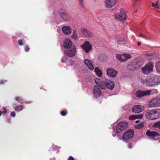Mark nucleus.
Returning a JSON list of instances; mask_svg holds the SVG:
<instances>
[{
    "mask_svg": "<svg viewBox=\"0 0 160 160\" xmlns=\"http://www.w3.org/2000/svg\"><path fill=\"white\" fill-rule=\"evenodd\" d=\"M67 60V58L66 57H63L62 59V62H66Z\"/></svg>",
    "mask_w": 160,
    "mask_h": 160,
    "instance_id": "obj_36",
    "label": "nucleus"
},
{
    "mask_svg": "<svg viewBox=\"0 0 160 160\" xmlns=\"http://www.w3.org/2000/svg\"><path fill=\"white\" fill-rule=\"evenodd\" d=\"M60 16L65 21H68L70 18V16L67 13H61Z\"/></svg>",
    "mask_w": 160,
    "mask_h": 160,
    "instance_id": "obj_24",
    "label": "nucleus"
},
{
    "mask_svg": "<svg viewBox=\"0 0 160 160\" xmlns=\"http://www.w3.org/2000/svg\"><path fill=\"white\" fill-rule=\"evenodd\" d=\"M62 30L63 33L66 35H69L72 32L71 27L69 26H65L62 27Z\"/></svg>",
    "mask_w": 160,
    "mask_h": 160,
    "instance_id": "obj_20",
    "label": "nucleus"
},
{
    "mask_svg": "<svg viewBox=\"0 0 160 160\" xmlns=\"http://www.w3.org/2000/svg\"><path fill=\"white\" fill-rule=\"evenodd\" d=\"M143 114H139L138 115H136V118L137 119H141L143 117Z\"/></svg>",
    "mask_w": 160,
    "mask_h": 160,
    "instance_id": "obj_35",
    "label": "nucleus"
},
{
    "mask_svg": "<svg viewBox=\"0 0 160 160\" xmlns=\"http://www.w3.org/2000/svg\"><path fill=\"white\" fill-rule=\"evenodd\" d=\"M116 0H106L105 4L106 7L108 8H110L116 4Z\"/></svg>",
    "mask_w": 160,
    "mask_h": 160,
    "instance_id": "obj_17",
    "label": "nucleus"
},
{
    "mask_svg": "<svg viewBox=\"0 0 160 160\" xmlns=\"http://www.w3.org/2000/svg\"><path fill=\"white\" fill-rule=\"evenodd\" d=\"M142 0H134L132 5L133 8V11L135 12L137 11L141 5Z\"/></svg>",
    "mask_w": 160,
    "mask_h": 160,
    "instance_id": "obj_13",
    "label": "nucleus"
},
{
    "mask_svg": "<svg viewBox=\"0 0 160 160\" xmlns=\"http://www.w3.org/2000/svg\"><path fill=\"white\" fill-rule=\"evenodd\" d=\"M107 74L108 76L112 78L115 77L118 72L114 69L112 68H108L106 70Z\"/></svg>",
    "mask_w": 160,
    "mask_h": 160,
    "instance_id": "obj_11",
    "label": "nucleus"
},
{
    "mask_svg": "<svg viewBox=\"0 0 160 160\" xmlns=\"http://www.w3.org/2000/svg\"><path fill=\"white\" fill-rule=\"evenodd\" d=\"M116 57L117 59L120 61V62H125V59L123 54H117L116 55Z\"/></svg>",
    "mask_w": 160,
    "mask_h": 160,
    "instance_id": "obj_26",
    "label": "nucleus"
},
{
    "mask_svg": "<svg viewBox=\"0 0 160 160\" xmlns=\"http://www.w3.org/2000/svg\"><path fill=\"white\" fill-rule=\"evenodd\" d=\"M145 116L150 120H154L160 117V109H152L146 112Z\"/></svg>",
    "mask_w": 160,
    "mask_h": 160,
    "instance_id": "obj_2",
    "label": "nucleus"
},
{
    "mask_svg": "<svg viewBox=\"0 0 160 160\" xmlns=\"http://www.w3.org/2000/svg\"><path fill=\"white\" fill-rule=\"evenodd\" d=\"M11 116L12 117H14L15 116V113L14 112H12L11 113Z\"/></svg>",
    "mask_w": 160,
    "mask_h": 160,
    "instance_id": "obj_39",
    "label": "nucleus"
},
{
    "mask_svg": "<svg viewBox=\"0 0 160 160\" xmlns=\"http://www.w3.org/2000/svg\"><path fill=\"white\" fill-rule=\"evenodd\" d=\"M94 72L95 74L99 77H102V73L101 70L98 67H96L94 69Z\"/></svg>",
    "mask_w": 160,
    "mask_h": 160,
    "instance_id": "obj_25",
    "label": "nucleus"
},
{
    "mask_svg": "<svg viewBox=\"0 0 160 160\" xmlns=\"http://www.w3.org/2000/svg\"><path fill=\"white\" fill-rule=\"evenodd\" d=\"M153 127L154 128H158L160 129V122H157L153 125Z\"/></svg>",
    "mask_w": 160,
    "mask_h": 160,
    "instance_id": "obj_32",
    "label": "nucleus"
},
{
    "mask_svg": "<svg viewBox=\"0 0 160 160\" xmlns=\"http://www.w3.org/2000/svg\"><path fill=\"white\" fill-rule=\"evenodd\" d=\"M149 108H154L160 107V98L156 97L151 99L148 104Z\"/></svg>",
    "mask_w": 160,
    "mask_h": 160,
    "instance_id": "obj_5",
    "label": "nucleus"
},
{
    "mask_svg": "<svg viewBox=\"0 0 160 160\" xmlns=\"http://www.w3.org/2000/svg\"><path fill=\"white\" fill-rule=\"evenodd\" d=\"M142 83L149 86H153L160 82V76L151 75L149 77L142 80Z\"/></svg>",
    "mask_w": 160,
    "mask_h": 160,
    "instance_id": "obj_1",
    "label": "nucleus"
},
{
    "mask_svg": "<svg viewBox=\"0 0 160 160\" xmlns=\"http://www.w3.org/2000/svg\"><path fill=\"white\" fill-rule=\"evenodd\" d=\"M104 88L106 87L110 90H112L115 86L114 82L108 79L104 81Z\"/></svg>",
    "mask_w": 160,
    "mask_h": 160,
    "instance_id": "obj_9",
    "label": "nucleus"
},
{
    "mask_svg": "<svg viewBox=\"0 0 160 160\" xmlns=\"http://www.w3.org/2000/svg\"><path fill=\"white\" fill-rule=\"evenodd\" d=\"M144 109L143 107L141 105H135L132 109L133 112L135 113H139Z\"/></svg>",
    "mask_w": 160,
    "mask_h": 160,
    "instance_id": "obj_16",
    "label": "nucleus"
},
{
    "mask_svg": "<svg viewBox=\"0 0 160 160\" xmlns=\"http://www.w3.org/2000/svg\"><path fill=\"white\" fill-rule=\"evenodd\" d=\"M140 35L141 37H143V35L142 34H141Z\"/></svg>",
    "mask_w": 160,
    "mask_h": 160,
    "instance_id": "obj_48",
    "label": "nucleus"
},
{
    "mask_svg": "<svg viewBox=\"0 0 160 160\" xmlns=\"http://www.w3.org/2000/svg\"><path fill=\"white\" fill-rule=\"evenodd\" d=\"M15 100H16L18 102L21 101V99L19 97H16Z\"/></svg>",
    "mask_w": 160,
    "mask_h": 160,
    "instance_id": "obj_40",
    "label": "nucleus"
},
{
    "mask_svg": "<svg viewBox=\"0 0 160 160\" xmlns=\"http://www.w3.org/2000/svg\"><path fill=\"white\" fill-rule=\"evenodd\" d=\"M81 46L86 53H88L92 48V44L88 41H86Z\"/></svg>",
    "mask_w": 160,
    "mask_h": 160,
    "instance_id": "obj_10",
    "label": "nucleus"
},
{
    "mask_svg": "<svg viewBox=\"0 0 160 160\" xmlns=\"http://www.w3.org/2000/svg\"><path fill=\"white\" fill-rule=\"evenodd\" d=\"M150 90L145 91H142L141 90L138 91L136 93V95L137 97H141L145 95H149L151 92Z\"/></svg>",
    "mask_w": 160,
    "mask_h": 160,
    "instance_id": "obj_14",
    "label": "nucleus"
},
{
    "mask_svg": "<svg viewBox=\"0 0 160 160\" xmlns=\"http://www.w3.org/2000/svg\"><path fill=\"white\" fill-rule=\"evenodd\" d=\"M23 107L22 106L20 105L16 107L15 108V110L17 111H20L22 109Z\"/></svg>",
    "mask_w": 160,
    "mask_h": 160,
    "instance_id": "obj_33",
    "label": "nucleus"
},
{
    "mask_svg": "<svg viewBox=\"0 0 160 160\" xmlns=\"http://www.w3.org/2000/svg\"><path fill=\"white\" fill-rule=\"evenodd\" d=\"M136 123H138L139 122V120H137L135 121Z\"/></svg>",
    "mask_w": 160,
    "mask_h": 160,
    "instance_id": "obj_47",
    "label": "nucleus"
},
{
    "mask_svg": "<svg viewBox=\"0 0 160 160\" xmlns=\"http://www.w3.org/2000/svg\"><path fill=\"white\" fill-rule=\"evenodd\" d=\"M72 44V42L69 39H66L63 43L64 47L65 48H69L71 47Z\"/></svg>",
    "mask_w": 160,
    "mask_h": 160,
    "instance_id": "obj_22",
    "label": "nucleus"
},
{
    "mask_svg": "<svg viewBox=\"0 0 160 160\" xmlns=\"http://www.w3.org/2000/svg\"><path fill=\"white\" fill-rule=\"evenodd\" d=\"M2 82V81H1V82H0V83H3V82Z\"/></svg>",
    "mask_w": 160,
    "mask_h": 160,
    "instance_id": "obj_51",
    "label": "nucleus"
},
{
    "mask_svg": "<svg viewBox=\"0 0 160 160\" xmlns=\"http://www.w3.org/2000/svg\"><path fill=\"white\" fill-rule=\"evenodd\" d=\"M154 67V63L152 62H149L148 63L145 67L142 68V72L145 74H148L153 71Z\"/></svg>",
    "mask_w": 160,
    "mask_h": 160,
    "instance_id": "obj_4",
    "label": "nucleus"
},
{
    "mask_svg": "<svg viewBox=\"0 0 160 160\" xmlns=\"http://www.w3.org/2000/svg\"><path fill=\"white\" fill-rule=\"evenodd\" d=\"M146 134L151 138L154 140H157L158 138L159 134L158 133L154 131H151L148 130L146 132Z\"/></svg>",
    "mask_w": 160,
    "mask_h": 160,
    "instance_id": "obj_12",
    "label": "nucleus"
},
{
    "mask_svg": "<svg viewBox=\"0 0 160 160\" xmlns=\"http://www.w3.org/2000/svg\"><path fill=\"white\" fill-rule=\"evenodd\" d=\"M123 55L125 59V62L128 59L130 58L131 56L130 54L127 53H124Z\"/></svg>",
    "mask_w": 160,
    "mask_h": 160,
    "instance_id": "obj_30",
    "label": "nucleus"
},
{
    "mask_svg": "<svg viewBox=\"0 0 160 160\" xmlns=\"http://www.w3.org/2000/svg\"><path fill=\"white\" fill-rule=\"evenodd\" d=\"M114 15L116 19L123 22L126 19V12L122 9L118 10Z\"/></svg>",
    "mask_w": 160,
    "mask_h": 160,
    "instance_id": "obj_3",
    "label": "nucleus"
},
{
    "mask_svg": "<svg viewBox=\"0 0 160 160\" xmlns=\"http://www.w3.org/2000/svg\"><path fill=\"white\" fill-rule=\"evenodd\" d=\"M95 81L97 85L99 86V87L102 89L104 88V81L102 82L100 79L98 78H95Z\"/></svg>",
    "mask_w": 160,
    "mask_h": 160,
    "instance_id": "obj_23",
    "label": "nucleus"
},
{
    "mask_svg": "<svg viewBox=\"0 0 160 160\" xmlns=\"http://www.w3.org/2000/svg\"><path fill=\"white\" fill-rule=\"evenodd\" d=\"M73 35L72 36V38L76 40L78 39V36L76 33V31L75 30H73Z\"/></svg>",
    "mask_w": 160,
    "mask_h": 160,
    "instance_id": "obj_31",
    "label": "nucleus"
},
{
    "mask_svg": "<svg viewBox=\"0 0 160 160\" xmlns=\"http://www.w3.org/2000/svg\"><path fill=\"white\" fill-rule=\"evenodd\" d=\"M3 110H4L3 112L4 113H6L7 112V110L6 109V108H3Z\"/></svg>",
    "mask_w": 160,
    "mask_h": 160,
    "instance_id": "obj_44",
    "label": "nucleus"
},
{
    "mask_svg": "<svg viewBox=\"0 0 160 160\" xmlns=\"http://www.w3.org/2000/svg\"><path fill=\"white\" fill-rule=\"evenodd\" d=\"M18 43L20 45H22V40H19L18 41Z\"/></svg>",
    "mask_w": 160,
    "mask_h": 160,
    "instance_id": "obj_41",
    "label": "nucleus"
},
{
    "mask_svg": "<svg viewBox=\"0 0 160 160\" xmlns=\"http://www.w3.org/2000/svg\"><path fill=\"white\" fill-rule=\"evenodd\" d=\"M66 112H65V111H62L61 112V114L62 116L65 115L66 114Z\"/></svg>",
    "mask_w": 160,
    "mask_h": 160,
    "instance_id": "obj_42",
    "label": "nucleus"
},
{
    "mask_svg": "<svg viewBox=\"0 0 160 160\" xmlns=\"http://www.w3.org/2000/svg\"><path fill=\"white\" fill-rule=\"evenodd\" d=\"M128 126V123L126 122L119 123L116 126V130L117 133H119L126 128Z\"/></svg>",
    "mask_w": 160,
    "mask_h": 160,
    "instance_id": "obj_7",
    "label": "nucleus"
},
{
    "mask_svg": "<svg viewBox=\"0 0 160 160\" xmlns=\"http://www.w3.org/2000/svg\"><path fill=\"white\" fill-rule=\"evenodd\" d=\"M2 112L0 111V116H1V114H2Z\"/></svg>",
    "mask_w": 160,
    "mask_h": 160,
    "instance_id": "obj_50",
    "label": "nucleus"
},
{
    "mask_svg": "<svg viewBox=\"0 0 160 160\" xmlns=\"http://www.w3.org/2000/svg\"><path fill=\"white\" fill-rule=\"evenodd\" d=\"M68 160H74V159L72 157H70L69 158Z\"/></svg>",
    "mask_w": 160,
    "mask_h": 160,
    "instance_id": "obj_46",
    "label": "nucleus"
},
{
    "mask_svg": "<svg viewBox=\"0 0 160 160\" xmlns=\"http://www.w3.org/2000/svg\"><path fill=\"white\" fill-rule=\"evenodd\" d=\"M143 127L144 123L143 122H141L140 123L135 126V128L137 129H141Z\"/></svg>",
    "mask_w": 160,
    "mask_h": 160,
    "instance_id": "obj_29",
    "label": "nucleus"
},
{
    "mask_svg": "<svg viewBox=\"0 0 160 160\" xmlns=\"http://www.w3.org/2000/svg\"><path fill=\"white\" fill-rule=\"evenodd\" d=\"M81 31L86 37L90 38L92 36V33L86 29L82 28L81 29Z\"/></svg>",
    "mask_w": 160,
    "mask_h": 160,
    "instance_id": "obj_18",
    "label": "nucleus"
},
{
    "mask_svg": "<svg viewBox=\"0 0 160 160\" xmlns=\"http://www.w3.org/2000/svg\"><path fill=\"white\" fill-rule=\"evenodd\" d=\"M128 119L130 120H133L136 119V115H132L130 116Z\"/></svg>",
    "mask_w": 160,
    "mask_h": 160,
    "instance_id": "obj_34",
    "label": "nucleus"
},
{
    "mask_svg": "<svg viewBox=\"0 0 160 160\" xmlns=\"http://www.w3.org/2000/svg\"><path fill=\"white\" fill-rule=\"evenodd\" d=\"M84 63L88 68L90 70L94 69V67L92 61L88 59H86L84 60Z\"/></svg>",
    "mask_w": 160,
    "mask_h": 160,
    "instance_id": "obj_19",
    "label": "nucleus"
},
{
    "mask_svg": "<svg viewBox=\"0 0 160 160\" xmlns=\"http://www.w3.org/2000/svg\"><path fill=\"white\" fill-rule=\"evenodd\" d=\"M65 53L68 56L70 57L73 56L76 53V48L75 46H72L71 49L65 51Z\"/></svg>",
    "mask_w": 160,
    "mask_h": 160,
    "instance_id": "obj_15",
    "label": "nucleus"
},
{
    "mask_svg": "<svg viewBox=\"0 0 160 160\" xmlns=\"http://www.w3.org/2000/svg\"><path fill=\"white\" fill-rule=\"evenodd\" d=\"M29 47L28 45H26L25 47V51L26 52H28L29 50Z\"/></svg>",
    "mask_w": 160,
    "mask_h": 160,
    "instance_id": "obj_38",
    "label": "nucleus"
},
{
    "mask_svg": "<svg viewBox=\"0 0 160 160\" xmlns=\"http://www.w3.org/2000/svg\"><path fill=\"white\" fill-rule=\"evenodd\" d=\"M130 65V67L131 68H132V67H134V66H133V62L131 63L128 65Z\"/></svg>",
    "mask_w": 160,
    "mask_h": 160,
    "instance_id": "obj_45",
    "label": "nucleus"
},
{
    "mask_svg": "<svg viewBox=\"0 0 160 160\" xmlns=\"http://www.w3.org/2000/svg\"><path fill=\"white\" fill-rule=\"evenodd\" d=\"M159 0H158L152 2V7L156 8H159Z\"/></svg>",
    "mask_w": 160,
    "mask_h": 160,
    "instance_id": "obj_27",
    "label": "nucleus"
},
{
    "mask_svg": "<svg viewBox=\"0 0 160 160\" xmlns=\"http://www.w3.org/2000/svg\"><path fill=\"white\" fill-rule=\"evenodd\" d=\"M155 67L157 71L160 72V61H158L156 62Z\"/></svg>",
    "mask_w": 160,
    "mask_h": 160,
    "instance_id": "obj_28",
    "label": "nucleus"
},
{
    "mask_svg": "<svg viewBox=\"0 0 160 160\" xmlns=\"http://www.w3.org/2000/svg\"><path fill=\"white\" fill-rule=\"evenodd\" d=\"M133 64L134 67H130V65H128V69L130 70H133L135 69H137L139 68L142 65V62L141 60L139 59H135L133 62Z\"/></svg>",
    "mask_w": 160,
    "mask_h": 160,
    "instance_id": "obj_8",
    "label": "nucleus"
},
{
    "mask_svg": "<svg viewBox=\"0 0 160 160\" xmlns=\"http://www.w3.org/2000/svg\"><path fill=\"white\" fill-rule=\"evenodd\" d=\"M132 147H133V145H132V144L129 143V144H128V147L129 148H132Z\"/></svg>",
    "mask_w": 160,
    "mask_h": 160,
    "instance_id": "obj_43",
    "label": "nucleus"
},
{
    "mask_svg": "<svg viewBox=\"0 0 160 160\" xmlns=\"http://www.w3.org/2000/svg\"><path fill=\"white\" fill-rule=\"evenodd\" d=\"M134 133V132L132 129L127 130L124 132L122 138L125 140H128L133 137Z\"/></svg>",
    "mask_w": 160,
    "mask_h": 160,
    "instance_id": "obj_6",
    "label": "nucleus"
},
{
    "mask_svg": "<svg viewBox=\"0 0 160 160\" xmlns=\"http://www.w3.org/2000/svg\"><path fill=\"white\" fill-rule=\"evenodd\" d=\"M137 44H138V45H140L141 44H140V42H138V43H137Z\"/></svg>",
    "mask_w": 160,
    "mask_h": 160,
    "instance_id": "obj_49",
    "label": "nucleus"
},
{
    "mask_svg": "<svg viewBox=\"0 0 160 160\" xmlns=\"http://www.w3.org/2000/svg\"><path fill=\"white\" fill-rule=\"evenodd\" d=\"M93 93L94 96L96 97L100 96L101 94V92L100 89L97 86H95L93 91Z\"/></svg>",
    "mask_w": 160,
    "mask_h": 160,
    "instance_id": "obj_21",
    "label": "nucleus"
},
{
    "mask_svg": "<svg viewBox=\"0 0 160 160\" xmlns=\"http://www.w3.org/2000/svg\"><path fill=\"white\" fill-rule=\"evenodd\" d=\"M79 4L82 6L83 7L84 0H78Z\"/></svg>",
    "mask_w": 160,
    "mask_h": 160,
    "instance_id": "obj_37",
    "label": "nucleus"
}]
</instances>
